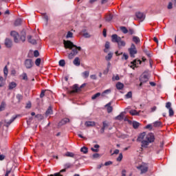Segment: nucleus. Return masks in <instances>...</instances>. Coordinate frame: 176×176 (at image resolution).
Instances as JSON below:
<instances>
[{"label":"nucleus","mask_w":176,"mask_h":176,"mask_svg":"<svg viewBox=\"0 0 176 176\" xmlns=\"http://www.w3.org/2000/svg\"><path fill=\"white\" fill-rule=\"evenodd\" d=\"M5 45L6 47H12V40L10 38H6Z\"/></svg>","instance_id":"17"},{"label":"nucleus","mask_w":176,"mask_h":176,"mask_svg":"<svg viewBox=\"0 0 176 176\" xmlns=\"http://www.w3.org/2000/svg\"><path fill=\"white\" fill-rule=\"evenodd\" d=\"M111 105V102H109L108 104H107L105 105V107H107V109L108 113H111V112H112V111H113V108Z\"/></svg>","instance_id":"18"},{"label":"nucleus","mask_w":176,"mask_h":176,"mask_svg":"<svg viewBox=\"0 0 176 176\" xmlns=\"http://www.w3.org/2000/svg\"><path fill=\"white\" fill-rule=\"evenodd\" d=\"M63 45L65 49H69V50H72L71 53L68 55V58H69V60H72V58L78 54V52H80V50H82V47L76 46L71 41L64 40Z\"/></svg>","instance_id":"2"},{"label":"nucleus","mask_w":176,"mask_h":176,"mask_svg":"<svg viewBox=\"0 0 176 176\" xmlns=\"http://www.w3.org/2000/svg\"><path fill=\"white\" fill-rule=\"evenodd\" d=\"M73 63L74 64V65L79 67V65H80V59H79L78 57L75 58Z\"/></svg>","instance_id":"22"},{"label":"nucleus","mask_w":176,"mask_h":176,"mask_svg":"<svg viewBox=\"0 0 176 176\" xmlns=\"http://www.w3.org/2000/svg\"><path fill=\"white\" fill-rule=\"evenodd\" d=\"M16 119H17V116L12 117L10 121H6V120H5L3 122L4 123V126H6V127H8L10 126V124H12V123H13V122H14V120H16Z\"/></svg>","instance_id":"10"},{"label":"nucleus","mask_w":176,"mask_h":176,"mask_svg":"<svg viewBox=\"0 0 176 176\" xmlns=\"http://www.w3.org/2000/svg\"><path fill=\"white\" fill-rule=\"evenodd\" d=\"M69 122V120L68 118H64L59 122V126H64V124H67Z\"/></svg>","instance_id":"19"},{"label":"nucleus","mask_w":176,"mask_h":176,"mask_svg":"<svg viewBox=\"0 0 176 176\" xmlns=\"http://www.w3.org/2000/svg\"><path fill=\"white\" fill-rule=\"evenodd\" d=\"M168 9H173V3L169 2L168 5Z\"/></svg>","instance_id":"61"},{"label":"nucleus","mask_w":176,"mask_h":176,"mask_svg":"<svg viewBox=\"0 0 176 176\" xmlns=\"http://www.w3.org/2000/svg\"><path fill=\"white\" fill-rule=\"evenodd\" d=\"M112 164H113V162H112L111 161H108L104 163V166H111Z\"/></svg>","instance_id":"55"},{"label":"nucleus","mask_w":176,"mask_h":176,"mask_svg":"<svg viewBox=\"0 0 176 176\" xmlns=\"http://www.w3.org/2000/svg\"><path fill=\"white\" fill-rule=\"evenodd\" d=\"M116 87L118 89V90H122V89H123V87H124V85H123V83L118 82L116 84Z\"/></svg>","instance_id":"21"},{"label":"nucleus","mask_w":176,"mask_h":176,"mask_svg":"<svg viewBox=\"0 0 176 176\" xmlns=\"http://www.w3.org/2000/svg\"><path fill=\"white\" fill-rule=\"evenodd\" d=\"M107 128L104 127L102 125V127L100 129V134H104V133H105V129Z\"/></svg>","instance_id":"57"},{"label":"nucleus","mask_w":176,"mask_h":176,"mask_svg":"<svg viewBox=\"0 0 176 176\" xmlns=\"http://www.w3.org/2000/svg\"><path fill=\"white\" fill-rule=\"evenodd\" d=\"M93 157H94V159H97V158L100 157V154H98V153H95V154L93 155Z\"/></svg>","instance_id":"60"},{"label":"nucleus","mask_w":176,"mask_h":176,"mask_svg":"<svg viewBox=\"0 0 176 176\" xmlns=\"http://www.w3.org/2000/svg\"><path fill=\"white\" fill-rule=\"evenodd\" d=\"M74 36V33L71 32H68L66 36V38H73Z\"/></svg>","instance_id":"48"},{"label":"nucleus","mask_w":176,"mask_h":176,"mask_svg":"<svg viewBox=\"0 0 176 176\" xmlns=\"http://www.w3.org/2000/svg\"><path fill=\"white\" fill-rule=\"evenodd\" d=\"M42 60L38 58L35 60V65H36V67H39V65H41V63Z\"/></svg>","instance_id":"38"},{"label":"nucleus","mask_w":176,"mask_h":176,"mask_svg":"<svg viewBox=\"0 0 176 176\" xmlns=\"http://www.w3.org/2000/svg\"><path fill=\"white\" fill-rule=\"evenodd\" d=\"M142 62L141 61V60H134L133 61L131 62V65L130 66L131 68H133V69H134V68H137V67H138V64L142 63Z\"/></svg>","instance_id":"9"},{"label":"nucleus","mask_w":176,"mask_h":176,"mask_svg":"<svg viewBox=\"0 0 176 176\" xmlns=\"http://www.w3.org/2000/svg\"><path fill=\"white\" fill-rule=\"evenodd\" d=\"M21 24V19H16L14 22V25H20Z\"/></svg>","instance_id":"49"},{"label":"nucleus","mask_w":176,"mask_h":176,"mask_svg":"<svg viewBox=\"0 0 176 176\" xmlns=\"http://www.w3.org/2000/svg\"><path fill=\"white\" fill-rule=\"evenodd\" d=\"M129 113L131 115H132L133 116H135V115H138V112L137 111V110H131L129 111Z\"/></svg>","instance_id":"42"},{"label":"nucleus","mask_w":176,"mask_h":176,"mask_svg":"<svg viewBox=\"0 0 176 176\" xmlns=\"http://www.w3.org/2000/svg\"><path fill=\"white\" fill-rule=\"evenodd\" d=\"M60 67H65V60L62 59L59 61Z\"/></svg>","instance_id":"44"},{"label":"nucleus","mask_w":176,"mask_h":176,"mask_svg":"<svg viewBox=\"0 0 176 176\" xmlns=\"http://www.w3.org/2000/svg\"><path fill=\"white\" fill-rule=\"evenodd\" d=\"M43 19H45V20H46V21H48L49 16H47V14H46V13L43 14Z\"/></svg>","instance_id":"54"},{"label":"nucleus","mask_w":176,"mask_h":176,"mask_svg":"<svg viewBox=\"0 0 176 176\" xmlns=\"http://www.w3.org/2000/svg\"><path fill=\"white\" fill-rule=\"evenodd\" d=\"M133 129H138V127H140V123L138 122H133Z\"/></svg>","instance_id":"41"},{"label":"nucleus","mask_w":176,"mask_h":176,"mask_svg":"<svg viewBox=\"0 0 176 176\" xmlns=\"http://www.w3.org/2000/svg\"><path fill=\"white\" fill-rule=\"evenodd\" d=\"M112 18H113L112 14H109L106 15L105 20L106 21H111V20H112Z\"/></svg>","instance_id":"30"},{"label":"nucleus","mask_w":176,"mask_h":176,"mask_svg":"<svg viewBox=\"0 0 176 176\" xmlns=\"http://www.w3.org/2000/svg\"><path fill=\"white\" fill-rule=\"evenodd\" d=\"M111 42L113 43H118V49H122L126 46V41L122 40V38L118 34H113L111 36Z\"/></svg>","instance_id":"3"},{"label":"nucleus","mask_w":176,"mask_h":176,"mask_svg":"<svg viewBox=\"0 0 176 176\" xmlns=\"http://www.w3.org/2000/svg\"><path fill=\"white\" fill-rule=\"evenodd\" d=\"M103 36H104V38H107V29L103 30Z\"/></svg>","instance_id":"63"},{"label":"nucleus","mask_w":176,"mask_h":176,"mask_svg":"<svg viewBox=\"0 0 176 176\" xmlns=\"http://www.w3.org/2000/svg\"><path fill=\"white\" fill-rule=\"evenodd\" d=\"M133 42H135V43H140V38H138V36H133Z\"/></svg>","instance_id":"43"},{"label":"nucleus","mask_w":176,"mask_h":176,"mask_svg":"<svg viewBox=\"0 0 176 176\" xmlns=\"http://www.w3.org/2000/svg\"><path fill=\"white\" fill-rule=\"evenodd\" d=\"M45 91H46L43 90V91H41V94H40V98H43V97H45Z\"/></svg>","instance_id":"58"},{"label":"nucleus","mask_w":176,"mask_h":176,"mask_svg":"<svg viewBox=\"0 0 176 176\" xmlns=\"http://www.w3.org/2000/svg\"><path fill=\"white\" fill-rule=\"evenodd\" d=\"M104 53H108V50L111 48V43L109 41H107L104 45Z\"/></svg>","instance_id":"15"},{"label":"nucleus","mask_w":176,"mask_h":176,"mask_svg":"<svg viewBox=\"0 0 176 176\" xmlns=\"http://www.w3.org/2000/svg\"><path fill=\"white\" fill-rule=\"evenodd\" d=\"M16 98H17L18 101H21V100H23V95L18 94L16 95Z\"/></svg>","instance_id":"50"},{"label":"nucleus","mask_w":176,"mask_h":176,"mask_svg":"<svg viewBox=\"0 0 176 176\" xmlns=\"http://www.w3.org/2000/svg\"><path fill=\"white\" fill-rule=\"evenodd\" d=\"M146 129L152 130V124H147V125L146 126Z\"/></svg>","instance_id":"62"},{"label":"nucleus","mask_w":176,"mask_h":176,"mask_svg":"<svg viewBox=\"0 0 176 176\" xmlns=\"http://www.w3.org/2000/svg\"><path fill=\"white\" fill-rule=\"evenodd\" d=\"M120 30L123 32V34H127L129 32V30H127V28L124 26H121Z\"/></svg>","instance_id":"26"},{"label":"nucleus","mask_w":176,"mask_h":176,"mask_svg":"<svg viewBox=\"0 0 176 176\" xmlns=\"http://www.w3.org/2000/svg\"><path fill=\"white\" fill-rule=\"evenodd\" d=\"M65 156H66V157H75V154L74 153H71L69 151H67L65 154Z\"/></svg>","instance_id":"25"},{"label":"nucleus","mask_w":176,"mask_h":176,"mask_svg":"<svg viewBox=\"0 0 176 176\" xmlns=\"http://www.w3.org/2000/svg\"><path fill=\"white\" fill-rule=\"evenodd\" d=\"M65 167H66V168L60 170L59 173L50 175L48 176H63V175H61V173H65V171H67V168H71V167H72V165H71L70 164H66Z\"/></svg>","instance_id":"7"},{"label":"nucleus","mask_w":176,"mask_h":176,"mask_svg":"<svg viewBox=\"0 0 176 176\" xmlns=\"http://www.w3.org/2000/svg\"><path fill=\"white\" fill-rule=\"evenodd\" d=\"M136 19L135 20H140V21H144L145 20V14L144 13L138 12L135 13Z\"/></svg>","instance_id":"8"},{"label":"nucleus","mask_w":176,"mask_h":176,"mask_svg":"<svg viewBox=\"0 0 176 176\" xmlns=\"http://www.w3.org/2000/svg\"><path fill=\"white\" fill-rule=\"evenodd\" d=\"M8 73H9V71L8 70V66H5V67L3 69V74H4L5 78H6V76H8Z\"/></svg>","instance_id":"33"},{"label":"nucleus","mask_w":176,"mask_h":176,"mask_svg":"<svg viewBox=\"0 0 176 176\" xmlns=\"http://www.w3.org/2000/svg\"><path fill=\"white\" fill-rule=\"evenodd\" d=\"M6 107V104H5L4 102H2L1 104L0 105V112L3 111Z\"/></svg>","instance_id":"37"},{"label":"nucleus","mask_w":176,"mask_h":176,"mask_svg":"<svg viewBox=\"0 0 176 176\" xmlns=\"http://www.w3.org/2000/svg\"><path fill=\"white\" fill-rule=\"evenodd\" d=\"M162 122L160 121H156L155 122H153V126L154 127H162Z\"/></svg>","instance_id":"28"},{"label":"nucleus","mask_w":176,"mask_h":176,"mask_svg":"<svg viewBox=\"0 0 176 176\" xmlns=\"http://www.w3.org/2000/svg\"><path fill=\"white\" fill-rule=\"evenodd\" d=\"M81 35H82V36H85V38H90V34H89V33H87L86 30L82 31Z\"/></svg>","instance_id":"29"},{"label":"nucleus","mask_w":176,"mask_h":176,"mask_svg":"<svg viewBox=\"0 0 176 176\" xmlns=\"http://www.w3.org/2000/svg\"><path fill=\"white\" fill-rule=\"evenodd\" d=\"M17 87V84L14 82H12L9 84L8 89L10 90H13V89L16 88Z\"/></svg>","instance_id":"20"},{"label":"nucleus","mask_w":176,"mask_h":176,"mask_svg":"<svg viewBox=\"0 0 176 176\" xmlns=\"http://www.w3.org/2000/svg\"><path fill=\"white\" fill-rule=\"evenodd\" d=\"M33 65H34V63H32V59H26L25 60V67H26L28 69H30V68H32Z\"/></svg>","instance_id":"11"},{"label":"nucleus","mask_w":176,"mask_h":176,"mask_svg":"<svg viewBox=\"0 0 176 176\" xmlns=\"http://www.w3.org/2000/svg\"><path fill=\"white\" fill-rule=\"evenodd\" d=\"M138 170H140V174H145L146 173H148V164L145 163H142L141 165L136 167Z\"/></svg>","instance_id":"5"},{"label":"nucleus","mask_w":176,"mask_h":176,"mask_svg":"<svg viewBox=\"0 0 176 176\" xmlns=\"http://www.w3.org/2000/svg\"><path fill=\"white\" fill-rule=\"evenodd\" d=\"M10 35L13 36L15 43H19L20 41H21V42H25V35L19 36V33L16 31L11 32Z\"/></svg>","instance_id":"4"},{"label":"nucleus","mask_w":176,"mask_h":176,"mask_svg":"<svg viewBox=\"0 0 176 176\" xmlns=\"http://www.w3.org/2000/svg\"><path fill=\"white\" fill-rule=\"evenodd\" d=\"M126 170H122V175L121 176H126Z\"/></svg>","instance_id":"64"},{"label":"nucleus","mask_w":176,"mask_h":176,"mask_svg":"<svg viewBox=\"0 0 176 176\" xmlns=\"http://www.w3.org/2000/svg\"><path fill=\"white\" fill-rule=\"evenodd\" d=\"M102 126H103L105 129L109 127V124L108 123H107V121L102 122Z\"/></svg>","instance_id":"53"},{"label":"nucleus","mask_w":176,"mask_h":176,"mask_svg":"<svg viewBox=\"0 0 176 176\" xmlns=\"http://www.w3.org/2000/svg\"><path fill=\"white\" fill-rule=\"evenodd\" d=\"M100 96H101V93L98 92L97 94L92 96L91 100H96V98H98V97H100Z\"/></svg>","instance_id":"36"},{"label":"nucleus","mask_w":176,"mask_h":176,"mask_svg":"<svg viewBox=\"0 0 176 176\" xmlns=\"http://www.w3.org/2000/svg\"><path fill=\"white\" fill-rule=\"evenodd\" d=\"M5 86V79L3 77H0V87H3Z\"/></svg>","instance_id":"31"},{"label":"nucleus","mask_w":176,"mask_h":176,"mask_svg":"<svg viewBox=\"0 0 176 176\" xmlns=\"http://www.w3.org/2000/svg\"><path fill=\"white\" fill-rule=\"evenodd\" d=\"M109 93H111V89H106L101 94V96L102 97H105V94H108Z\"/></svg>","instance_id":"34"},{"label":"nucleus","mask_w":176,"mask_h":176,"mask_svg":"<svg viewBox=\"0 0 176 176\" xmlns=\"http://www.w3.org/2000/svg\"><path fill=\"white\" fill-rule=\"evenodd\" d=\"M128 32H129V35H133V34H134V30L133 29H129L128 30Z\"/></svg>","instance_id":"59"},{"label":"nucleus","mask_w":176,"mask_h":176,"mask_svg":"<svg viewBox=\"0 0 176 176\" xmlns=\"http://www.w3.org/2000/svg\"><path fill=\"white\" fill-rule=\"evenodd\" d=\"M123 159V154L120 153L118 157H117V162H122Z\"/></svg>","instance_id":"47"},{"label":"nucleus","mask_w":176,"mask_h":176,"mask_svg":"<svg viewBox=\"0 0 176 176\" xmlns=\"http://www.w3.org/2000/svg\"><path fill=\"white\" fill-rule=\"evenodd\" d=\"M89 71H85V72H84L82 73V76H83V78H85V79H86L87 78H89Z\"/></svg>","instance_id":"40"},{"label":"nucleus","mask_w":176,"mask_h":176,"mask_svg":"<svg viewBox=\"0 0 176 176\" xmlns=\"http://www.w3.org/2000/svg\"><path fill=\"white\" fill-rule=\"evenodd\" d=\"M98 148H100V145L98 144H95L94 148H91V150L92 151V152H98L100 150L98 149Z\"/></svg>","instance_id":"24"},{"label":"nucleus","mask_w":176,"mask_h":176,"mask_svg":"<svg viewBox=\"0 0 176 176\" xmlns=\"http://www.w3.org/2000/svg\"><path fill=\"white\" fill-rule=\"evenodd\" d=\"M169 111V116L172 118V116H174V110L172 109H168Z\"/></svg>","instance_id":"46"},{"label":"nucleus","mask_w":176,"mask_h":176,"mask_svg":"<svg viewBox=\"0 0 176 176\" xmlns=\"http://www.w3.org/2000/svg\"><path fill=\"white\" fill-rule=\"evenodd\" d=\"M113 56V53H109L108 55L105 57L107 61H109V60L112 58Z\"/></svg>","instance_id":"32"},{"label":"nucleus","mask_w":176,"mask_h":176,"mask_svg":"<svg viewBox=\"0 0 176 176\" xmlns=\"http://www.w3.org/2000/svg\"><path fill=\"white\" fill-rule=\"evenodd\" d=\"M50 115H53V107L50 106L45 112V116H49Z\"/></svg>","instance_id":"14"},{"label":"nucleus","mask_w":176,"mask_h":176,"mask_svg":"<svg viewBox=\"0 0 176 176\" xmlns=\"http://www.w3.org/2000/svg\"><path fill=\"white\" fill-rule=\"evenodd\" d=\"M128 50L131 57H135V54H137V48L135 47V45L131 44V47L129 48Z\"/></svg>","instance_id":"6"},{"label":"nucleus","mask_w":176,"mask_h":176,"mask_svg":"<svg viewBox=\"0 0 176 176\" xmlns=\"http://www.w3.org/2000/svg\"><path fill=\"white\" fill-rule=\"evenodd\" d=\"M120 79V78L119 77V75L113 76L112 78V80H113V81L119 80Z\"/></svg>","instance_id":"52"},{"label":"nucleus","mask_w":176,"mask_h":176,"mask_svg":"<svg viewBox=\"0 0 176 176\" xmlns=\"http://www.w3.org/2000/svg\"><path fill=\"white\" fill-rule=\"evenodd\" d=\"M124 118V114L123 113H121L119 116L116 117V120H123Z\"/></svg>","instance_id":"27"},{"label":"nucleus","mask_w":176,"mask_h":176,"mask_svg":"<svg viewBox=\"0 0 176 176\" xmlns=\"http://www.w3.org/2000/svg\"><path fill=\"white\" fill-rule=\"evenodd\" d=\"M34 57H39V52L38 50H35L34 52Z\"/></svg>","instance_id":"56"},{"label":"nucleus","mask_w":176,"mask_h":176,"mask_svg":"<svg viewBox=\"0 0 176 176\" xmlns=\"http://www.w3.org/2000/svg\"><path fill=\"white\" fill-rule=\"evenodd\" d=\"M28 41L29 43H32V45H36V40L32 38V36H28Z\"/></svg>","instance_id":"16"},{"label":"nucleus","mask_w":176,"mask_h":176,"mask_svg":"<svg viewBox=\"0 0 176 176\" xmlns=\"http://www.w3.org/2000/svg\"><path fill=\"white\" fill-rule=\"evenodd\" d=\"M85 127H95L96 126V122L94 121H86L85 122Z\"/></svg>","instance_id":"13"},{"label":"nucleus","mask_w":176,"mask_h":176,"mask_svg":"<svg viewBox=\"0 0 176 176\" xmlns=\"http://www.w3.org/2000/svg\"><path fill=\"white\" fill-rule=\"evenodd\" d=\"M79 91V87L78 85H74L72 87V90L69 91V94H74V93H78Z\"/></svg>","instance_id":"12"},{"label":"nucleus","mask_w":176,"mask_h":176,"mask_svg":"<svg viewBox=\"0 0 176 176\" xmlns=\"http://www.w3.org/2000/svg\"><path fill=\"white\" fill-rule=\"evenodd\" d=\"M80 152H82L83 153H87L88 148L86 146H83L80 148Z\"/></svg>","instance_id":"39"},{"label":"nucleus","mask_w":176,"mask_h":176,"mask_svg":"<svg viewBox=\"0 0 176 176\" xmlns=\"http://www.w3.org/2000/svg\"><path fill=\"white\" fill-rule=\"evenodd\" d=\"M141 80H142V82H148V75H144V76L141 78Z\"/></svg>","instance_id":"35"},{"label":"nucleus","mask_w":176,"mask_h":176,"mask_svg":"<svg viewBox=\"0 0 176 176\" xmlns=\"http://www.w3.org/2000/svg\"><path fill=\"white\" fill-rule=\"evenodd\" d=\"M20 78H21L22 80H28V76H27V73H23L21 76Z\"/></svg>","instance_id":"23"},{"label":"nucleus","mask_w":176,"mask_h":176,"mask_svg":"<svg viewBox=\"0 0 176 176\" xmlns=\"http://www.w3.org/2000/svg\"><path fill=\"white\" fill-rule=\"evenodd\" d=\"M166 108H167V109H172L173 107H171V102H166Z\"/></svg>","instance_id":"51"},{"label":"nucleus","mask_w":176,"mask_h":176,"mask_svg":"<svg viewBox=\"0 0 176 176\" xmlns=\"http://www.w3.org/2000/svg\"><path fill=\"white\" fill-rule=\"evenodd\" d=\"M126 98H131V97H133V93L131 91L128 92L126 95H125Z\"/></svg>","instance_id":"45"},{"label":"nucleus","mask_w":176,"mask_h":176,"mask_svg":"<svg viewBox=\"0 0 176 176\" xmlns=\"http://www.w3.org/2000/svg\"><path fill=\"white\" fill-rule=\"evenodd\" d=\"M137 141L141 142L142 148H148L150 144L155 142V135L152 133L146 135L145 132H143L138 135Z\"/></svg>","instance_id":"1"}]
</instances>
